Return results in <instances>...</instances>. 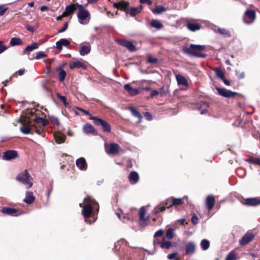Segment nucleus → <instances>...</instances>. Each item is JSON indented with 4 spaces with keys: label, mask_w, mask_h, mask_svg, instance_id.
I'll return each mask as SVG.
<instances>
[{
    "label": "nucleus",
    "mask_w": 260,
    "mask_h": 260,
    "mask_svg": "<svg viewBox=\"0 0 260 260\" xmlns=\"http://www.w3.org/2000/svg\"><path fill=\"white\" fill-rule=\"evenodd\" d=\"M79 206L80 207L83 208L82 214L85 218V222L89 224L93 222L95 219H93L92 221H90L88 220V218L90 217L94 208H96L98 211L99 207L98 203L93 199L87 197L84 199L82 203H80Z\"/></svg>",
    "instance_id": "1"
},
{
    "label": "nucleus",
    "mask_w": 260,
    "mask_h": 260,
    "mask_svg": "<svg viewBox=\"0 0 260 260\" xmlns=\"http://www.w3.org/2000/svg\"><path fill=\"white\" fill-rule=\"evenodd\" d=\"M205 45L190 44L188 47H184L183 52L190 56L204 58L206 54L201 53L205 49Z\"/></svg>",
    "instance_id": "2"
},
{
    "label": "nucleus",
    "mask_w": 260,
    "mask_h": 260,
    "mask_svg": "<svg viewBox=\"0 0 260 260\" xmlns=\"http://www.w3.org/2000/svg\"><path fill=\"white\" fill-rule=\"evenodd\" d=\"M16 179L24 184L27 189L30 188L33 185L32 178L27 170L19 173L17 176Z\"/></svg>",
    "instance_id": "3"
},
{
    "label": "nucleus",
    "mask_w": 260,
    "mask_h": 260,
    "mask_svg": "<svg viewBox=\"0 0 260 260\" xmlns=\"http://www.w3.org/2000/svg\"><path fill=\"white\" fill-rule=\"evenodd\" d=\"M79 8V12L77 15L79 22L83 25L87 24L89 21L90 13L87 10L84 9L82 5L76 4Z\"/></svg>",
    "instance_id": "4"
},
{
    "label": "nucleus",
    "mask_w": 260,
    "mask_h": 260,
    "mask_svg": "<svg viewBox=\"0 0 260 260\" xmlns=\"http://www.w3.org/2000/svg\"><path fill=\"white\" fill-rule=\"evenodd\" d=\"M89 119L94 121V123L102 127L105 132L109 133L111 131V126L107 121L95 116H90Z\"/></svg>",
    "instance_id": "5"
},
{
    "label": "nucleus",
    "mask_w": 260,
    "mask_h": 260,
    "mask_svg": "<svg viewBox=\"0 0 260 260\" xmlns=\"http://www.w3.org/2000/svg\"><path fill=\"white\" fill-rule=\"evenodd\" d=\"M105 151L109 155L113 154L115 155L118 152L120 146L118 144L115 143H111L109 145L107 144H105Z\"/></svg>",
    "instance_id": "6"
},
{
    "label": "nucleus",
    "mask_w": 260,
    "mask_h": 260,
    "mask_svg": "<svg viewBox=\"0 0 260 260\" xmlns=\"http://www.w3.org/2000/svg\"><path fill=\"white\" fill-rule=\"evenodd\" d=\"M255 18V13L254 10H247L245 12L243 17V21L244 23L250 24L252 23Z\"/></svg>",
    "instance_id": "7"
},
{
    "label": "nucleus",
    "mask_w": 260,
    "mask_h": 260,
    "mask_svg": "<svg viewBox=\"0 0 260 260\" xmlns=\"http://www.w3.org/2000/svg\"><path fill=\"white\" fill-rule=\"evenodd\" d=\"M115 42L120 45L126 48L130 52L136 51V46L130 41L125 40L116 39Z\"/></svg>",
    "instance_id": "8"
},
{
    "label": "nucleus",
    "mask_w": 260,
    "mask_h": 260,
    "mask_svg": "<svg viewBox=\"0 0 260 260\" xmlns=\"http://www.w3.org/2000/svg\"><path fill=\"white\" fill-rule=\"evenodd\" d=\"M216 89L220 95L225 98H233L237 94L236 92L232 91L224 88L216 87Z\"/></svg>",
    "instance_id": "9"
},
{
    "label": "nucleus",
    "mask_w": 260,
    "mask_h": 260,
    "mask_svg": "<svg viewBox=\"0 0 260 260\" xmlns=\"http://www.w3.org/2000/svg\"><path fill=\"white\" fill-rule=\"evenodd\" d=\"M18 156L17 152L15 150H7L2 155V159L5 160H10Z\"/></svg>",
    "instance_id": "10"
},
{
    "label": "nucleus",
    "mask_w": 260,
    "mask_h": 260,
    "mask_svg": "<svg viewBox=\"0 0 260 260\" xmlns=\"http://www.w3.org/2000/svg\"><path fill=\"white\" fill-rule=\"evenodd\" d=\"M254 237L252 233H247L240 239L239 243L241 245H245L251 241Z\"/></svg>",
    "instance_id": "11"
},
{
    "label": "nucleus",
    "mask_w": 260,
    "mask_h": 260,
    "mask_svg": "<svg viewBox=\"0 0 260 260\" xmlns=\"http://www.w3.org/2000/svg\"><path fill=\"white\" fill-rule=\"evenodd\" d=\"M69 67L71 69H86L87 68V65L84 62L77 60V61L70 62L69 63Z\"/></svg>",
    "instance_id": "12"
},
{
    "label": "nucleus",
    "mask_w": 260,
    "mask_h": 260,
    "mask_svg": "<svg viewBox=\"0 0 260 260\" xmlns=\"http://www.w3.org/2000/svg\"><path fill=\"white\" fill-rule=\"evenodd\" d=\"M76 165L77 167L81 171H85L87 168V164L86 159L82 157L76 160Z\"/></svg>",
    "instance_id": "13"
},
{
    "label": "nucleus",
    "mask_w": 260,
    "mask_h": 260,
    "mask_svg": "<svg viewBox=\"0 0 260 260\" xmlns=\"http://www.w3.org/2000/svg\"><path fill=\"white\" fill-rule=\"evenodd\" d=\"M2 212L5 214L13 216H18V215L21 214L18 210L9 207H4L2 210Z\"/></svg>",
    "instance_id": "14"
},
{
    "label": "nucleus",
    "mask_w": 260,
    "mask_h": 260,
    "mask_svg": "<svg viewBox=\"0 0 260 260\" xmlns=\"http://www.w3.org/2000/svg\"><path fill=\"white\" fill-rule=\"evenodd\" d=\"M215 201V199L213 195L210 194L207 197L205 203L208 210H211L213 208Z\"/></svg>",
    "instance_id": "15"
},
{
    "label": "nucleus",
    "mask_w": 260,
    "mask_h": 260,
    "mask_svg": "<svg viewBox=\"0 0 260 260\" xmlns=\"http://www.w3.org/2000/svg\"><path fill=\"white\" fill-rule=\"evenodd\" d=\"M245 203L247 206H256L260 204V199L257 198H247L245 200Z\"/></svg>",
    "instance_id": "16"
},
{
    "label": "nucleus",
    "mask_w": 260,
    "mask_h": 260,
    "mask_svg": "<svg viewBox=\"0 0 260 260\" xmlns=\"http://www.w3.org/2000/svg\"><path fill=\"white\" fill-rule=\"evenodd\" d=\"M35 200V197L34 196L32 192L26 191L25 192V197L23 200V202L27 204H31Z\"/></svg>",
    "instance_id": "17"
},
{
    "label": "nucleus",
    "mask_w": 260,
    "mask_h": 260,
    "mask_svg": "<svg viewBox=\"0 0 260 260\" xmlns=\"http://www.w3.org/2000/svg\"><path fill=\"white\" fill-rule=\"evenodd\" d=\"M185 254L186 255L193 254L196 250V245L192 242H188L185 245Z\"/></svg>",
    "instance_id": "18"
},
{
    "label": "nucleus",
    "mask_w": 260,
    "mask_h": 260,
    "mask_svg": "<svg viewBox=\"0 0 260 260\" xmlns=\"http://www.w3.org/2000/svg\"><path fill=\"white\" fill-rule=\"evenodd\" d=\"M157 243L160 245L162 249H169L172 246V243L169 241H167L165 237H164L161 241H157Z\"/></svg>",
    "instance_id": "19"
},
{
    "label": "nucleus",
    "mask_w": 260,
    "mask_h": 260,
    "mask_svg": "<svg viewBox=\"0 0 260 260\" xmlns=\"http://www.w3.org/2000/svg\"><path fill=\"white\" fill-rule=\"evenodd\" d=\"M113 5L115 8L123 10L128 7L129 6V3L127 1L122 0L117 3H113Z\"/></svg>",
    "instance_id": "20"
},
{
    "label": "nucleus",
    "mask_w": 260,
    "mask_h": 260,
    "mask_svg": "<svg viewBox=\"0 0 260 260\" xmlns=\"http://www.w3.org/2000/svg\"><path fill=\"white\" fill-rule=\"evenodd\" d=\"M70 44V41L67 39H61L56 43V48L62 50L63 46H68Z\"/></svg>",
    "instance_id": "21"
},
{
    "label": "nucleus",
    "mask_w": 260,
    "mask_h": 260,
    "mask_svg": "<svg viewBox=\"0 0 260 260\" xmlns=\"http://www.w3.org/2000/svg\"><path fill=\"white\" fill-rule=\"evenodd\" d=\"M124 89L127 91V93L132 95L134 96L138 94L139 93L138 89L136 88H133L131 87L129 84H126L124 85Z\"/></svg>",
    "instance_id": "22"
},
{
    "label": "nucleus",
    "mask_w": 260,
    "mask_h": 260,
    "mask_svg": "<svg viewBox=\"0 0 260 260\" xmlns=\"http://www.w3.org/2000/svg\"><path fill=\"white\" fill-rule=\"evenodd\" d=\"M168 202H171V204L168 207V208L171 207L173 206H177L182 205L183 203L182 199L181 198H175L171 197L168 199Z\"/></svg>",
    "instance_id": "23"
},
{
    "label": "nucleus",
    "mask_w": 260,
    "mask_h": 260,
    "mask_svg": "<svg viewBox=\"0 0 260 260\" xmlns=\"http://www.w3.org/2000/svg\"><path fill=\"white\" fill-rule=\"evenodd\" d=\"M54 137L56 143L58 144L63 143L66 139V136L60 132L55 133L54 135Z\"/></svg>",
    "instance_id": "24"
},
{
    "label": "nucleus",
    "mask_w": 260,
    "mask_h": 260,
    "mask_svg": "<svg viewBox=\"0 0 260 260\" xmlns=\"http://www.w3.org/2000/svg\"><path fill=\"white\" fill-rule=\"evenodd\" d=\"M76 4H72L66 6L65 11L63 13V16H68L71 15L75 10Z\"/></svg>",
    "instance_id": "25"
},
{
    "label": "nucleus",
    "mask_w": 260,
    "mask_h": 260,
    "mask_svg": "<svg viewBox=\"0 0 260 260\" xmlns=\"http://www.w3.org/2000/svg\"><path fill=\"white\" fill-rule=\"evenodd\" d=\"M83 131L86 134H93L95 129L91 124L86 123L83 127Z\"/></svg>",
    "instance_id": "26"
},
{
    "label": "nucleus",
    "mask_w": 260,
    "mask_h": 260,
    "mask_svg": "<svg viewBox=\"0 0 260 260\" xmlns=\"http://www.w3.org/2000/svg\"><path fill=\"white\" fill-rule=\"evenodd\" d=\"M33 130V125H31L30 126H29L28 125H26V124H23L20 127V132L25 135H27L29 134Z\"/></svg>",
    "instance_id": "27"
},
{
    "label": "nucleus",
    "mask_w": 260,
    "mask_h": 260,
    "mask_svg": "<svg viewBox=\"0 0 260 260\" xmlns=\"http://www.w3.org/2000/svg\"><path fill=\"white\" fill-rule=\"evenodd\" d=\"M141 10L142 8L141 7L136 8L132 7L129 10L127 11L126 13V14H129L131 16L134 17L137 14L140 13Z\"/></svg>",
    "instance_id": "28"
},
{
    "label": "nucleus",
    "mask_w": 260,
    "mask_h": 260,
    "mask_svg": "<svg viewBox=\"0 0 260 260\" xmlns=\"http://www.w3.org/2000/svg\"><path fill=\"white\" fill-rule=\"evenodd\" d=\"M176 78L178 85L186 86L188 84L187 80L183 76L178 74L176 75Z\"/></svg>",
    "instance_id": "29"
},
{
    "label": "nucleus",
    "mask_w": 260,
    "mask_h": 260,
    "mask_svg": "<svg viewBox=\"0 0 260 260\" xmlns=\"http://www.w3.org/2000/svg\"><path fill=\"white\" fill-rule=\"evenodd\" d=\"M129 179L133 183H136L139 180V175L136 172H132L129 175Z\"/></svg>",
    "instance_id": "30"
},
{
    "label": "nucleus",
    "mask_w": 260,
    "mask_h": 260,
    "mask_svg": "<svg viewBox=\"0 0 260 260\" xmlns=\"http://www.w3.org/2000/svg\"><path fill=\"white\" fill-rule=\"evenodd\" d=\"M187 28L191 31H194L199 30L201 28V26L197 23H187L186 24Z\"/></svg>",
    "instance_id": "31"
},
{
    "label": "nucleus",
    "mask_w": 260,
    "mask_h": 260,
    "mask_svg": "<svg viewBox=\"0 0 260 260\" xmlns=\"http://www.w3.org/2000/svg\"><path fill=\"white\" fill-rule=\"evenodd\" d=\"M90 46H82L80 49L79 52L81 55L84 56L88 54L90 51Z\"/></svg>",
    "instance_id": "32"
},
{
    "label": "nucleus",
    "mask_w": 260,
    "mask_h": 260,
    "mask_svg": "<svg viewBox=\"0 0 260 260\" xmlns=\"http://www.w3.org/2000/svg\"><path fill=\"white\" fill-rule=\"evenodd\" d=\"M22 44V41L19 38H12L10 41V44L12 46L20 45Z\"/></svg>",
    "instance_id": "33"
},
{
    "label": "nucleus",
    "mask_w": 260,
    "mask_h": 260,
    "mask_svg": "<svg viewBox=\"0 0 260 260\" xmlns=\"http://www.w3.org/2000/svg\"><path fill=\"white\" fill-rule=\"evenodd\" d=\"M150 25L152 27L155 28L156 29H160L163 27V25L161 23V22L156 19L153 20L151 22Z\"/></svg>",
    "instance_id": "34"
},
{
    "label": "nucleus",
    "mask_w": 260,
    "mask_h": 260,
    "mask_svg": "<svg viewBox=\"0 0 260 260\" xmlns=\"http://www.w3.org/2000/svg\"><path fill=\"white\" fill-rule=\"evenodd\" d=\"M39 45L37 43L34 42L31 45L27 46L24 49V51L25 52L27 51H32L35 49H38L39 48Z\"/></svg>",
    "instance_id": "35"
},
{
    "label": "nucleus",
    "mask_w": 260,
    "mask_h": 260,
    "mask_svg": "<svg viewBox=\"0 0 260 260\" xmlns=\"http://www.w3.org/2000/svg\"><path fill=\"white\" fill-rule=\"evenodd\" d=\"M67 73L64 70L61 68L59 71L58 74V80L60 82H62L64 80V79L66 77Z\"/></svg>",
    "instance_id": "36"
},
{
    "label": "nucleus",
    "mask_w": 260,
    "mask_h": 260,
    "mask_svg": "<svg viewBox=\"0 0 260 260\" xmlns=\"http://www.w3.org/2000/svg\"><path fill=\"white\" fill-rule=\"evenodd\" d=\"M210 246V242L207 239H203L201 242V247L203 250H207Z\"/></svg>",
    "instance_id": "37"
},
{
    "label": "nucleus",
    "mask_w": 260,
    "mask_h": 260,
    "mask_svg": "<svg viewBox=\"0 0 260 260\" xmlns=\"http://www.w3.org/2000/svg\"><path fill=\"white\" fill-rule=\"evenodd\" d=\"M216 74V76L217 77L220 78V79H224V74L222 71V70L220 68H216L214 70Z\"/></svg>",
    "instance_id": "38"
},
{
    "label": "nucleus",
    "mask_w": 260,
    "mask_h": 260,
    "mask_svg": "<svg viewBox=\"0 0 260 260\" xmlns=\"http://www.w3.org/2000/svg\"><path fill=\"white\" fill-rule=\"evenodd\" d=\"M166 9L165 7L162 6H157L156 7L155 9H154L152 12L154 14H160L164 12H165Z\"/></svg>",
    "instance_id": "39"
},
{
    "label": "nucleus",
    "mask_w": 260,
    "mask_h": 260,
    "mask_svg": "<svg viewBox=\"0 0 260 260\" xmlns=\"http://www.w3.org/2000/svg\"><path fill=\"white\" fill-rule=\"evenodd\" d=\"M130 111L132 114V115L135 117L139 118L140 120L142 118V116L140 113V112L134 108H130Z\"/></svg>",
    "instance_id": "40"
},
{
    "label": "nucleus",
    "mask_w": 260,
    "mask_h": 260,
    "mask_svg": "<svg viewBox=\"0 0 260 260\" xmlns=\"http://www.w3.org/2000/svg\"><path fill=\"white\" fill-rule=\"evenodd\" d=\"M35 121L37 124H41L43 126H45L47 124L46 120L44 118L40 117H36L35 118Z\"/></svg>",
    "instance_id": "41"
},
{
    "label": "nucleus",
    "mask_w": 260,
    "mask_h": 260,
    "mask_svg": "<svg viewBox=\"0 0 260 260\" xmlns=\"http://www.w3.org/2000/svg\"><path fill=\"white\" fill-rule=\"evenodd\" d=\"M174 236V233L173 230L172 228H169V229H168L166 232V237L168 239L171 240L173 238Z\"/></svg>",
    "instance_id": "42"
},
{
    "label": "nucleus",
    "mask_w": 260,
    "mask_h": 260,
    "mask_svg": "<svg viewBox=\"0 0 260 260\" xmlns=\"http://www.w3.org/2000/svg\"><path fill=\"white\" fill-rule=\"evenodd\" d=\"M225 260H236V255L234 251H231L226 256Z\"/></svg>",
    "instance_id": "43"
},
{
    "label": "nucleus",
    "mask_w": 260,
    "mask_h": 260,
    "mask_svg": "<svg viewBox=\"0 0 260 260\" xmlns=\"http://www.w3.org/2000/svg\"><path fill=\"white\" fill-rule=\"evenodd\" d=\"M247 161L249 162H251L260 166V158L251 157L248 159Z\"/></svg>",
    "instance_id": "44"
},
{
    "label": "nucleus",
    "mask_w": 260,
    "mask_h": 260,
    "mask_svg": "<svg viewBox=\"0 0 260 260\" xmlns=\"http://www.w3.org/2000/svg\"><path fill=\"white\" fill-rule=\"evenodd\" d=\"M56 96L63 103V104L64 105V106L66 107H68V104L67 102L66 98L64 96L61 95L59 93H56Z\"/></svg>",
    "instance_id": "45"
},
{
    "label": "nucleus",
    "mask_w": 260,
    "mask_h": 260,
    "mask_svg": "<svg viewBox=\"0 0 260 260\" xmlns=\"http://www.w3.org/2000/svg\"><path fill=\"white\" fill-rule=\"evenodd\" d=\"M178 253L177 252H173L172 253H170L167 255V258L169 260H179V258L177 257Z\"/></svg>",
    "instance_id": "46"
},
{
    "label": "nucleus",
    "mask_w": 260,
    "mask_h": 260,
    "mask_svg": "<svg viewBox=\"0 0 260 260\" xmlns=\"http://www.w3.org/2000/svg\"><path fill=\"white\" fill-rule=\"evenodd\" d=\"M146 210L144 207H142L140 209L139 215L140 218L142 220H145L146 218L144 217V214L145 213Z\"/></svg>",
    "instance_id": "47"
},
{
    "label": "nucleus",
    "mask_w": 260,
    "mask_h": 260,
    "mask_svg": "<svg viewBox=\"0 0 260 260\" xmlns=\"http://www.w3.org/2000/svg\"><path fill=\"white\" fill-rule=\"evenodd\" d=\"M218 32L221 35H226L229 37L231 35L230 32L224 28H218Z\"/></svg>",
    "instance_id": "48"
},
{
    "label": "nucleus",
    "mask_w": 260,
    "mask_h": 260,
    "mask_svg": "<svg viewBox=\"0 0 260 260\" xmlns=\"http://www.w3.org/2000/svg\"><path fill=\"white\" fill-rule=\"evenodd\" d=\"M164 234V231L162 229H159L157 231H156L154 235V237H161Z\"/></svg>",
    "instance_id": "49"
},
{
    "label": "nucleus",
    "mask_w": 260,
    "mask_h": 260,
    "mask_svg": "<svg viewBox=\"0 0 260 260\" xmlns=\"http://www.w3.org/2000/svg\"><path fill=\"white\" fill-rule=\"evenodd\" d=\"M7 49V47L4 44L3 42L0 41V54L4 52Z\"/></svg>",
    "instance_id": "50"
},
{
    "label": "nucleus",
    "mask_w": 260,
    "mask_h": 260,
    "mask_svg": "<svg viewBox=\"0 0 260 260\" xmlns=\"http://www.w3.org/2000/svg\"><path fill=\"white\" fill-rule=\"evenodd\" d=\"M45 56H46V54L44 52H43L42 51L38 52L37 53V55H36V56L35 57V59H39L43 58V57H44Z\"/></svg>",
    "instance_id": "51"
},
{
    "label": "nucleus",
    "mask_w": 260,
    "mask_h": 260,
    "mask_svg": "<svg viewBox=\"0 0 260 260\" xmlns=\"http://www.w3.org/2000/svg\"><path fill=\"white\" fill-rule=\"evenodd\" d=\"M147 60L149 63H156L158 62L157 59L152 57L151 56L148 57Z\"/></svg>",
    "instance_id": "52"
},
{
    "label": "nucleus",
    "mask_w": 260,
    "mask_h": 260,
    "mask_svg": "<svg viewBox=\"0 0 260 260\" xmlns=\"http://www.w3.org/2000/svg\"><path fill=\"white\" fill-rule=\"evenodd\" d=\"M144 115L145 118L148 120L150 121L152 119V115L148 112L144 113Z\"/></svg>",
    "instance_id": "53"
},
{
    "label": "nucleus",
    "mask_w": 260,
    "mask_h": 260,
    "mask_svg": "<svg viewBox=\"0 0 260 260\" xmlns=\"http://www.w3.org/2000/svg\"><path fill=\"white\" fill-rule=\"evenodd\" d=\"M199 218L196 215L192 216L191 221L193 224H197L198 223Z\"/></svg>",
    "instance_id": "54"
},
{
    "label": "nucleus",
    "mask_w": 260,
    "mask_h": 260,
    "mask_svg": "<svg viewBox=\"0 0 260 260\" xmlns=\"http://www.w3.org/2000/svg\"><path fill=\"white\" fill-rule=\"evenodd\" d=\"M68 27V22H66L63 25V27L60 29L58 30V33H61L65 31Z\"/></svg>",
    "instance_id": "55"
},
{
    "label": "nucleus",
    "mask_w": 260,
    "mask_h": 260,
    "mask_svg": "<svg viewBox=\"0 0 260 260\" xmlns=\"http://www.w3.org/2000/svg\"><path fill=\"white\" fill-rule=\"evenodd\" d=\"M26 28L29 31H31L32 32H34L36 29H37V27H35V26H31L29 25H26Z\"/></svg>",
    "instance_id": "56"
},
{
    "label": "nucleus",
    "mask_w": 260,
    "mask_h": 260,
    "mask_svg": "<svg viewBox=\"0 0 260 260\" xmlns=\"http://www.w3.org/2000/svg\"><path fill=\"white\" fill-rule=\"evenodd\" d=\"M35 131V132L40 135H42L43 132L42 129H39L37 128L36 126L34 125V130L32 131Z\"/></svg>",
    "instance_id": "57"
},
{
    "label": "nucleus",
    "mask_w": 260,
    "mask_h": 260,
    "mask_svg": "<svg viewBox=\"0 0 260 260\" xmlns=\"http://www.w3.org/2000/svg\"><path fill=\"white\" fill-rule=\"evenodd\" d=\"M236 75L239 79H243L245 77V73L243 72L241 73L236 72Z\"/></svg>",
    "instance_id": "58"
},
{
    "label": "nucleus",
    "mask_w": 260,
    "mask_h": 260,
    "mask_svg": "<svg viewBox=\"0 0 260 260\" xmlns=\"http://www.w3.org/2000/svg\"><path fill=\"white\" fill-rule=\"evenodd\" d=\"M116 214L117 215V216L118 217V218L119 219H120L123 222H125L126 221V220L129 219L126 216H123V218L122 219H121L120 214L119 213H116Z\"/></svg>",
    "instance_id": "59"
},
{
    "label": "nucleus",
    "mask_w": 260,
    "mask_h": 260,
    "mask_svg": "<svg viewBox=\"0 0 260 260\" xmlns=\"http://www.w3.org/2000/svg\"><path fill=\"white\" fill-rule=\"evenodd\" d=\"M159 94V91L157 90H153L150 93V97L153 98L154 96L157 95Z\"/></svg>",
    "instance_id": "60"
},
{
    "label": "nucleus",
    "mask_w": 260,
    "mask_h": 260,
    "mask_svg": "<svg viewBox=\"0 0 260 260\" xmlns=\"http://www.w3.org/2000/svg\"><path fill=\"white\" fill-rule=\"evenodd\" d=\"M166 208V206H161L159 208H158V210H156L155 211V214H157L158 213H159V212H163L165 210Z\"/></svg>",
    "instance_id": "61"
},
{
    "label": "nucleus",
    "mask_w": 260,
    "mask_h": 260,
    "mask_svg": "<svg viewBox=\"0 0 260 260\" xmlns=\"http://www.w3.org/2000/svg\"><path fill=\"white\" fill-rule=\"evenodd\" d=\"M77 109H78L79 110H80V111H82L83 113H84L86 115H90V112L89 111L85 110L84 109H83L81 108H79V107H77Z\"/></svg>",
    "instance_id": "62"
},
{
    "label": "nucleus",
    "mask_w": 260,
    "mask_h": 260,
    "mask_svg": "<svg viewBox=\"0 0 260 260\" xmlns=\"http://www.w3.org/2000/svg\"><path fill=\"white\" fill-rule=\"evenodd\" d=\"M140 2L141 4L147 3L148 5H150L152 4V2L151 0H140Z\"/></svg>",
    "instance_id": "63"
},
{
    "label": "nucleus",
    "mask_w": 260,
    "mask_h": 260,
    "mask_svg": "<svg viewBox=\"0 0 260 260\" xmlns=\"http://www.w3.org/2000/svg\"><path fill=\"white\" fill-rule=\"evenodd\" d=\"M186 219L185 218H181L177 220V222H180L182 224H187V222H185Z\"/></svg>",
    "instance_id": "64"
}]
</instances>
